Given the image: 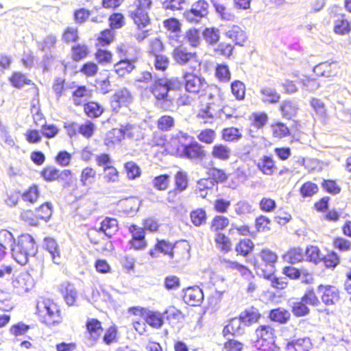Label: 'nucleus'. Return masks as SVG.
Here are the masks:
<instances>
[{"instance_id":"9b49d317","label":"nucleus","mask_w":351,"mask_h":351,"mask_svg":"<svg viewBox=\"0 0 351 351\" xmlns=\"http://www.w3.org/2000/svg\"><path fill=\"white\" fill-rule=\"evenodd\" d=\"M121 59L117 63L114 65V71L120 77H123L127 74L130 73L134 69H136L135 63L137 62L138 58H129L128 55Z\"/></svg>"},{"instance_id":"864d4df0","label":"nucleus","mask_w":351,"mask_h":351,"mask_svg":"<svg viewBox=\"0 0 351 351\" xmlns=\"http://www.w3.org/2000/svg\"><path fill=\"white\" fill-rule=\"evenodd\" d=\"M122 139H123L122 128H113L107 133L106 141L108 142H106V143L107 145L110 143L115 144L119 143Z\"/></svg>"},{"instance_id":"39448f33","label":"nucleus","mask_w":351,"mask_h":351,"mask_svg":"<svg viewBox=\"0 0 351 351\" xmlns=\"http://www.w3.org/2000/svg\"><path fill=\"white\" fill-rule=\"evenodd\" d=\"M209 4L205 0H198L194 2L190 9L183 13L184 19L191 24L202 23L207 19Z\"/></svg>"},{"instance_id":"9d476101","label":"nucleus","mask_w":351,"mask_h":351,"mask_svg":"<svg viewBox=\"0 0 351 351\" xmlns=\"http://www.w3.org/2000/svg\"><path fill=\"white\" fill-rule=\"evenodd\" d=\"M44 304L46 313L43 317V322L46 325L50 326L60 324L62 322V317L60 310L56 304L51 303L49 301L45 302Z\"/></svg>"},{"instance_id":"412c9836","label":"nucleus","mask_w":351,"mask_h":351,"mask_svg":"<svg viewBox=\"0 0 351 351\" xmlns=\"http://www.w3.org/2000/svg\"><path fill=\"white\" fill-rule=\"evenodd\" d=\"M261 101L263 103L276 104L280 99V95L276 88L269 86H263L261 88Z\"/></svg>"},{"instance_id":"c85d7f7f","label":"nucleus","mask_w":351,"mask_h":351,"mask_svg":"<svg viewBox=\"0 0 351 351\" xmlns=\"http://www.w3.org/2000/svg\"><path fill=\"white\" fill-rule=\"evenodd\" d=\"M84 110L86 114L90 118L99 117L104 112L100 104L97 102L90 101L84 104Z\"/></svg>"},{"instance_id":"79ce46f5","label":"nucleus","mask_w":351,"mask_h":351,"mask_svg":"<svg viewBox=\"0 0 351 351\" xmlns=\"http://www.w3.org/2000/svg\"><path fill=\"white\" fill-rule=\"evenodd\" d=\"M175 184L177 190L180 192L184 191L188 186L187 173L182 171H179L175 175Z\"/></svg>"},{"instance_id":"5701e85b","label":"nucleus","mask_w":351,"mask_h":351,"mask_svg":"<svg viewBox=\"0 0 351 351\" xmlns=\"http://www.w3.org/2000/svg\"><path fill=\"white\" fill-rule=\"evenodd\" d=\"M99 230L108 237H111L118 230V221L116 219L106 217L100 223Z\"/></svg>"},{"instance_id":"49530a36","label":"nucleus","mask_w":351,"mask_h":351,"mask_svg":"<svg viewBox=\"0 0 351 351\" xmlns=\"http://www.w3.org/2000/svg\"><path fill=\"white\" fill-rule=\"evenodd\" d=\"M292 313L296 317H304L309 314L310 309L307 304L301 300L293 303Z\"/></svg>"},{"instance_id":"393cba45","label":"nucleus","mask_w":351,"mask_h":351,"mask_svg":"<svg viewBox=\"0 0 351 351\" xmlns=\"http://www.w3.org/2000/svg\"><path fill=\"white\" fill-rule=\"evenodd\" d=\"M226 36L232 40L235 45H243L246 40L245 33L237 25H234L226 32Z\"/></svg>"},{"instance_id":"58836bf2","label":"nucleus","mask_w":351,"mask_h":351,"mask_svg":"<svg viewBox=\"0 0 351 351\" xmlns=\"http://www.w3.org/2000/svg\"><path fill=\"white\" fill-rule=\"evenodd\" d=\"M57 180L62 182V187L64 189L69 188L71 186L74 181L71 171L69 169H64L62 171L59 170L58 178Z\"/></svg>"},{"instance_id":"052dcab7","label":"nucleus","mask_w":351,"mask_h":351,"mask_svg":"<svg viewBox=\"0 0 351 351\" xmlns=\"http://www.w3.org/2000/svg\"><path fill=\"white\" fill-rule=\"evenodd\" d=\"M174 125V119L169 115H163L158 120V128L162 131H168Z\"/></svg>"},{"instance_id":"f03ea898","label":"nucleus","mask_w":351,"mask_h":351,"mask_svg":"<svg viewBox=\"0 0 351 351\" xmlns=\"http://www.w3.org/2000/svg\"><path fill=\"white\" fill-rule=\"evenodd\" d=\"M12 255L14 260L20 265H25L29 258L34 256L38 252L34 238L30 234L21 235L17 243L11 248Z\"/></svg>"},{"instance_id":"680f3d73","label":"nucleus","mask_w":351,"mask_h":351,"mask_svg":"<svg viewBox=\"0 0 351 351\" xmlns=\"http://www.w3.org/2000/svg\"><path fill=\"white\" fill-rule=\"evenodd\" d=\"M325 266L328 268H335L339 263V257L335 252L328 254L322 257Z\"/></svg>"},{"instance_id":"2f4dec72","label":"nucleus","mask_w":351,"mask_h":351,"mask_svg":"<svg viewBox=\"0 0 351 351\" xmlns=\"http://www.w3.org/2000/svg\"><path fill=\"white\" fill-rule=\"evenodd\" d=\"M255 332L257 338L266 341L273 339L274 329L269 325H261L256 328Z\"/></svg>"},{"instance_id":"2eb2a0df","label":"nucleus","mask_w":351,"mask_h":351,"mask_svg":"<svg viewBox=\"0 0 351 351\" xmlns=\"http://www.w3.org/2000/svg\"><path fill=\"white\" fill-rule=\"evenodd\" d=\"M59 290L68 306H73L77 298V291L73 284L69 282L61 284Z\"/></svg>"},{"instance_id":"cd10ccee","label":"nucleus","mask_w":351,"mask_h":351,"mask_svg":"<svg viewBox=\"0 0 351 351\" xmlns=\"http://www.w3.org/2000/svg\"><path fill=\"white\" fill-rule=\"evenodd\" d=\"M298 110L296 103L291 101H285L280 106V111L283 117L291 119L295 116Z\"/></svg>"},{"instance_id":"a878e982","label":"nucleus","mask_w":351,"mask_h":351,"mask_svg":"<svg viewBox=\"0 0 351 351\" xmlns=\"http://www.w3.org/2000/svg\"><path fill=\"white\" fill-rule=\"evenodd\" d=\"M257 167L263 174L267 176L272 175L274 171L276 169L274 161L271 157L267 156H264L258 160Z\"/></svg>"},{"instance_id":"f8f14e48","label":"nucleus","mask_w":351,"mask_h":351,"mask_svg":"<svg viewBox=\"0 0 351 351\" xmlns=\"http://www.w3.org/2000/svg\"><path fill=\"white\" fill-rule=\"evenodd\" d=\"M129 230L132 236V239L130 241L131 246L135 250L144 249L147 245L144 229L133 224L129 228Z\"/></svg>"},{"instance_id":"aec40b11","label":"nucleus","mask_w":351,"mask_h":351,"mask_svg":"<svg viewBox=\"0 0 351 351\" xmlns=\"http://www.w3.org/2000/svg\"><path fill=\"white\" fill-rule=\"evenodd\" d=\"M313 344L309 337L299 338L289 341L287 344V349L289 351H309Z\"/></svg>"},{"instance_id":"e433bc0d","label":"nucleus","mask_w":351,"mask_h":351,"mask_svg":"<svg viewBox=\"0 0 351 351\" xmlns=\"http://www.w3.org/2000/svg\"><path fill=\"white\" fill-rule=\"evenodd\" d=\"M36 216L45 221H47L52 214V204L50 202H45L36 209Z\"/></svg>"},{"instance_id":"7c9ffc66","label":"nucleus","mask_w":351,"mask_h":351,"mask_svg":"<svg viewBox=\"0 0 351 351\" xmlns=\"http://www.w3.org/2000/svg\"><path fill=\"white\" fill-rule=\"evenodd\" d=\"M202 36L207 43L215 45L219 40V31L215 27H206L202 32Z\"/></svg>"},{"instance_id":"1a4fd4ad","label":"nucleus","mask_w":351,"mask_h":351,"mask_svg":"<svg viewBox=\"0 0 351 351\" xmlns=\"http://www.w3.org/2000/svg\"><path fill=\"white\" fill-rule=\"evenodd\" d=\"M185 89L187 92L198 93L204 90L208 84L205 80L193 73H186L184 77Z\"/></svg>"},{"instance_id":"7ed1b4c3","label":"nucleus","mask_w":351,"mask_h":351,"mask_svg":"<svg viewBox=\"0 0 351 351\" xmlns=\"http://www.w3.org/2000/svg\"><path fill=\"white\" fill-rule=\"evenodd\" d=\"M278 259L276 254L269 249H263L254 258V269L256 274L263 278H271L275 272V263Z\"/></svg>"},{"instance_id":"a19ab883","label":"nucleus","mask_w":351,"mask_h":351,"mask_svg":"<svg viewBox=\"0 0 351 351\" xmlns=\"http://www.w3.org/2000/svg\"><path fill=\"white\" fill-rule=\"evenodd\" d=\"M59 169L52 167L47 166L40 172L41 177L47 182H53L58 178Z\"/></svg>"},{"instance_id":"f257e3e1","label":"nucleus","mask_w":351,"mask_h":351,"mask_svg":"<svg viewBox=\"0 0 351 351\" xmlns=\"http://www.w3.org/2000/svg\"><path fill=\"white\" fill-rule=\"evenodd\" d=\"M182 82L177 77H157L150 86L149 90L156 99V106L164 110H171L177 93Z\"/></svg>"},{"instance_id":"f704fd0d","label":"nucleus","mask_w":351,"mask_h":351,"mask_svg":"<svg viewBox=\"0 0 351 351\" xmlns=\"http://www.w3.org/2000/svg\"><path fill=\"white\" fill-rule=\"evenodd\" d=\"M222 138L226 141H238L242 134L237 128L231 127L223 129L221 132Z\"/></svg>"},{"instance_id":"473e14b6","label":"nucleus","mask_w":351,"mask_h":351,"mask_svg":"<svg viewBox=\"0 0 351 351\" xmlns=\"http://www.w3.org/2000/svg\"><path fill=\"white\" fill-rule=\"evenodd\" d=\"M283 258L285 261L294 264L303 260L304 254L302 249L300 247H294L288 251Z\"/></svg>"},{"instance_id":"dca6fc26","label":"nucleus","mask_w":351,"mask_h":351,"mask_svg":"<svg viewBox=\"0 0 351 351\" xmlns=\"http://www.w3.org/2000/svg\"><path fill=\"white\" fill-rule=\"evenodd\" d=\"M174 245L165 240V239H157V242L155 244V247L154 250H150L149 252V254L152 258H157L158 257L159 254L158 253H163L165 254H167L171 258H173V250Z\"/></svg>"},{"instance_id":"ea45409f","label":"nucleus","mask_w":351,"mask_h":351,"mask_svg":"<svg viewBox=\"0 0 351 351\" xmlns=\"http://www.w3.org/2000/svg\"><path fill=\"white\" fill-rule=\"evenodd\" d=\"M72 58L75 61H80L85 58L88 54V49L85 45H76L71 49Z\"/></svg>"},{"instance_id":"5fc2aeb1","label":"nucleus","mask_w":351,"mask_h":351,"mask_svg":"<svg viewBox=\"0 0 351 351\" xmlns=\"http://www.w3.org/2000/svg\"><path fill=\"white\" fill-rule=\"evenodd\" d=\"M170 176L167 174H162L155 177L152 183L154 186L160 191H163L167 189L169 183Z\"/></svg>"},{"instance_id":"ddd939ff","label":"nucleus","mask_w":351,"mask_h":351,"mask_svg":"<svg viewBox=\"0 0 351 351\" xmlns=\"http://www.w3.org/2000/svg\"><path fill=\"white\" fill-rule=\"evenodd\" d=\"M174 60L179 64L184 65L188 62L194 64L193 67L198 64L196 53L188 52L182 48H175L172 53Z\"/></svg>"},{"instance_id":"4468645a","label":"nucleus","mask_w":351,"mask_h":351,"mask_svg":"<svg viewBox=\"0 0 351 351\" xmlns=\"http://www.w3.org/2000/svg\"><path fill=\"white\" fill-rule=\"evenodd\" d=\"M203 299V291L199 287L187 288L183 295L184 302L193 306L200 305Z\"/></svg>"},{"instance_id":"e2e57ef3","label":"nucleus","mask_w":351,"mask_h":351,"mask_svg":"<svg viewBox=\"0 0 351 351\" xmlns=\"http://www.w3.org/2000/svg\"><path fill=\"white\" fill-rule=\"evenodd\" d=\"M216 137L215 132L212 129H206L200 132L197 136V138L199 141L206 143L211 144L213 143Z\"/></svg>"},{"instance_id":"a211bd4d","label":"nucleus","mask_w":351,"mask_h":351,"mask_svg":"<svg viewBox=\"0 0 351 351\" xmlns=\"http://www.w3.org/2000/svg\"><path fill=\"white\" fill-rule=\"evenodd\" d=\"M131 101L130 92L123 88L116 92L111 97L110 104L113 110H118L121 106H126Z\"/></svg>"},{"instance_id":"c03bdc74","label":"nucleus","mask_w":351,"mask_h":351,"mask_svg":"<svg viewBox=\"0 0 351 351\" xmlns=\"http://www.w3.org/2000/svg\"><path fill=\"white\" fill-rule=\"evenodd\" d=\"M96 129L95 125L89 120H87L84 123L79 125L78 132L86 138H90L93 136Z\"/></svg>"},{"instance_id":"774afa93","label":"nucleus","mask_w":351,"mask_h":351,"mask_svg":"<svg viewBox=\"0 0 351 351\" xmlns=\"http://www.w3.org/2000/svg\"><path fill=\"white\" fill-rule=\"evenodd\" d=\"M271 223V220L266 216L260 215L255 220V226L258 232H267L270 230L269 225Z\"/></svg>"},{"instance_id":"c756f323","label":"nucleus","mask_w":351,"mask_h":351,"mask_svg":"<svg viewBox=\"0 0 351 351\" xmlns=\"http://www.w3.org/2000/svg\"><path fill=\"white\" fill-rule=\"evenodd\" d=\"M269 318L272 321L285 324L290 318V313L289 311L280 308H275L270 311Z\"/></svg>"},{"instance_id":"69168bd1","label":"nucleus","mask_w":351,"mask_h":351,"mask_svg":"<svg viewBox=\"0 0 351 351\" xmlns=\"http://www.w3.org/2000/svg\"><path fill=\"white\" fill-rule=\"evenodd\" d=\"M208 174L213 180L216 181L217 184L219 182H223L227 180V176L224 171L216 167L209 169Z\"/></svg>"},{"instance_id":"8fccbe9b","label":"nucleus","mask_w":351,"mask_h":351,"mask_svg":"<svg viewBox=\"0 0 351 351\" xmlns=\"http://www.w3.org/2000/svg\"><path fill=\"white\" fill-rule=\"evenodd\" d=\"M351 30L350 23L344 19H338L335 21L334 31L336 34L344 35Z\"/></svg>"},{"instance_id":"bb28decb","label":"nucleus","mask_w":351,"mask_h":351,"mask_svg":"<svg viewBox=\"0 0 351 351\" xmlns=\"http://www.w3.org/2000/svg\"><path fill=\"white\" fill-rule=\"evenodd\" d=\"M12 86L18 89L22 88L25 85H29L32 81L21 72H14L9 78Z\"/></svg>"},{"instance_id":"20e7f679","label":"nucleus","mask_w":351,"mask_h":351,"mask_svg":"<svg viewBox=\"0 0 351 351\" xmlns=\"http://www.w3.org/2000/svg\"><path fill=\"white\" fill-rule=\"evenodd\" d=\"M152 0H137L136 8L129 11V15L138 29L145 28L150 23L148 10L152 8Z\"/></svg>"},{"instance_id":"13d9d810","label":"nucleus","mask_w":351,"mask_h":351,"mask_svg":"<svg viewBox=\"0 0 351 351\" xmlns=\"http://www.w3.org/2000/svg\"><path fill=\"white\" fill-rule=\"evenodd\" d=\"M117 328L115 326H111L106 331L102 337L103 342L106 345H110L117 341Z\"/></svg>"},{"instance_id":"a18cd8bd","label":"nucleus","mask_w":351,"mask_h":351,"mask_svg":"<svg viewBox=\"0 0 351 351\" xmlns=\"http://www.w3.org/2000/svg\"><path fill=\"white\" fill-rule=\"evenodd\" d=\"M111 29H120L125 25V17L123 14L115 12L111 14L108 19Z\"/></svg>"},{"instance_id":"b1692460","label":"nucleus","mask_w":351,"mask_h":351,"mask_svg":"<svg viewBox=\"0 0 351 351\" xmlns=\"http://www.w3.org/2000/svg\"><path fill=\"white\" fill-rule=\"evenodd\" d=\"M232 154L231 149L223 144H216L213 147L211 155L214 158L228 160Z\"/></svg>"},{"instance_id":"4be33fe9","label":"nucleus","mask_w":351,"mask_h":351,"mask_svg":"<svg viewBox=\"0 0 351 351\" xmlns=\"http://www.w3.org/2000/svg\"><path fill=\"white\" fill-rule=\"evenodd\" d=\"M240 315L245 326H250L252 324L258 322L261 317L258 310L254 306L245 309Z\"/></svg>"},{"instance_id":"de8ad7c7","label":"nucleus","mask_w":351,"mask_h":351,"mask_svg":"<svg viewBox=\"0 0 351 351\" xmlns=\"http://www.w3.org/2000/svg\"><path fill=\"white\" fill-rule=\"evenodd\" d=\"M215 75L221 82L230 81L231 74L228 66L225 64H217L215 69Z\"/></svg>"},{"instance_id":"338daca9","label":"nucleus","mask_w":351,"mask_h":351,"mask_svg":"<svg viewBox=\"0 0 351 351\" xmlns=\"http://www.w3.org/2000/svg\"><path fill=\"white\" fill-rule=\"evenodd\" d=\"M322 186L327 193L332 195H337L341 191L340 186L332 180H324L322 182Z\"/></svg>"},{"instance_id":"6e6d98bb","label":"nucleus","mask_w":351,"mask_h":351,"mask_svg":"<svg viewBox=\"0 0 351 351\" xmlns=\"http://www.w3.org/2000/svg\"><path fill=\"white\" fill-rule=\"evenodd\" d=\"M191 219L192 223L195 226H200L206 222V211L203 209H197L191 213Z\"/></svg>"},{"instance_id":"0eeeda50","label":"nucleus","mask_w":351,"mask_h":351,"mask_svg":"<svg viewBox=\"0 0 351 351\" xmlns=\"http://www.w3.org/2000/svg\"><path fill=\"white\" fill-rule=\"evenodd\" d=\"M317 292L320 295L322 302L326 306L335 305L340 301V292L335 286L319 285Z\"/></svg>"},{"instance_id":"bf43d9fd","label":"nucleus","mask_w":351,"mask_h":351,"mask_svg":"<svg viewBox=\"0 0 351 351\" xmlns=\"http://www.w3.org/2000/svg\"><path fill=\"white\" fill-rule=\"evenodd\" d=\"M38 195L39 191L38 186L33 185L22 194V199L25 202L34 203L37 200Z\"/></svg>"},{"instance_id":"6e6552de","label":"nucleus","mask_w":351,"mask_h":351,"mask_svg":"<svg viewBox=\"0 0 351 351\" xmlns=\"http://www.w3.org/2000/svg\"><path fill=\"white\" fill-rule=\"evenodd\" d=\"M43 248L49 252L53 263H61V251L57 241L51 237H45L42 243Z\"/></svg>"},{"instance_id":"f3484780","label":"nucleus","mask_w":351,"mask_h":351,"mask_svg":"<svg viewBox=\"0 0 351 351\" xmlns=\"http://www.w3.org/2000/svg\"><path fill=\"white\" fill-rule=\"evenodd\" d=\"M337 64L335 62H321L313 69V71L317 75L326 77L335 75L337 73Z\"/></svg>"},{"instance_id":"37998d69","label":"nucleus","mask_w":351,"mask_h":351,"mask_svg":"<svg viewBox=\"0 0 351 351\" xmlns=\"http://www.w3.org/2000/svg\"><path fill=\"white\" fill-rule=\"evenodd\" d=\"M186 38L189 45L197 47L200 44V32L198 29L190 28L186 32Z\"/></svg>"},{"instance_id":"72a5a7b5","label":"nucleus","mask_w":351,"mask_h":351,"mask_svg":"<svg viewBox=\"0 0 351 351\" xmlns=\"http://www.w3.org/2000/svg\"><path fill=\"white\" fill-rule=\"evenodd\" d=\"M145 322L152 327L159 328L163 325V318L160 313L149 311L145 318Z\"/></svg>"},{"instance_id":"603ef678","label":"nucleus","mask_w":351,"mask_h":351,"mask_svg":"<svg viewBox=\"0 0 351 351\" xmlns=\"http://www.w3.org/2000/svg\"><path fill=\"white\" fill-rule=\"evenodd\" d=\"M231 90L232 94L235 96L237 99L243 100L245 97V84L239 81L235 80L231 84Z\"/></svg>"},{"instance_id":"c9c22d12","label":"nucleus","mask_w":351,"mask_h":351,"mask_svg":"<svg viewBox=\"0 0 351 351\" xmlns=\"http://www.w3.org/2000/svg\"><path fill=\"white\" fill-rule=\"evenodd\" d=\"M215 241L218 248L223 252H228L231 250V242L228 237L224 234L217 232L215 238Z\"/></svg>"},{"instance_id":"0e129e2a","label":"nucleus","mask_w":351,"mask_h":351,"mask_svg":"<svg viewBox=\"0 0 351 351\" xmlns=\"http://www.w3.org/2000/svg\"><path fill=\"white\" fill-rule=\"evenodd\" d=\"M124 167L129 179H135L141 175L139 167L132 161L126 162Z\"/></svg>"},{"instance_id":"6ab92c4d","label":"nucleus","mask_w":351,"mask_h":351,"mask_svg":"<svg viewBox=\"0 0 351 351\" xmlns=\"http://www.w3.org/2000/svg\"><path fill=\"white\" fill-rule=\"evenodd\" d=\"M86 327L90 339L97 342L104 331L101 323L97 319H88L86 323Z\"/></svg>"},{"instance_id":"4c0bfd02","label":"nucleus","mask_w":351,"mask_h":351,"mask_svg":"<svg viewBox=\"0 0 351 351\" xmlns=\"http://www.w3.org/2000/svg\"><path fill=\"white\" fill-rule=\"evenodd\" d=\"M96 176V171L92 167L84 168L80 176V182L83 186H87L94 182Z\"/></svg>"},{"instance_id":"09e8293b","label":"nucleus","mask_w":351,"mask_h":351,"mask_svg":"<svg viewBox=\"0 0 351 351\" xmlns=\"http://www.w3.org/2000/svg\"><path fill=\"white\" fill-rule=\"evenodd\" d=\"M254 247V243L250 239H245L241 240L236 246V251L245 256L250 254Z\"/></svg>"},{"instance_id":"4d7b16f0","label":"nucleus","mask_w":351,"mask_h":351,"mask_svg":"<svg viewBox=\"0 0 351 351\" xmlns=\"http://www.w3.org/2000/svg\"><path fill=\"white\" fill-rule=\"evenodd\" d=\"M301 300L306 304H310L313 306H317L320 302L318 297L316 295L313 289H308Z\"/></svg>"},{"instance_id":"423d86ee","label":"nucleus","mask_w":351,"mask_h":351,"mask_svg":"<svg viewBox=\"0 0 351 351\" xmlns=\"http://www.w3.org/2000/svg\"><path fill=\"white\" fill-rule=\"evenodd\" d=\"M176 151L180 156L193 160H202L206 156L204 147L194 140L191 141L188 145L176 148Z\"/></svg>"},{"instance_id":"3c124183","label":"nucleus","mask_w":351,"mask_h":351,"mask_svg":"<svg viewBox=\"0 0 351 351\" xmlns=\"http://www.w3.org/2000/svg\"><path fill=\"white\" fill-rule=\"evenodd\" d=\"M234 210L238 215L242 216L254 211L252 206L246 200H241L234 205Z\"/></svg>"}]
</instances>
